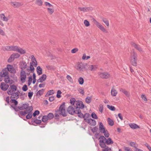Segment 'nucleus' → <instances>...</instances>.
<instances>
[{"mask_svg":"<svg viewBox=\"0 0 151 151\" xmlns=\"http://www.w3.org/2000/svg\"><path fill=\"white\" fill-rule=\"evenodd\" d=\"M99 145L101 147L105 146V142L106 138L103 136H101L99 138Z\"/></svg>","mask_w":151,"mask_h":151,"instance_id":"obj_11","label":"nucleus"},{"mask_svg":"<svg viewBox=\"0 0 151 151\" xmlns=\"http://www.w3.org/2000/svg\"><path fill=\"white\" fill-rule=\"evenodd\" d=\"M120 91L124 93L126 96H128V92L125 89L121 88L119 90Z\"/></svg>","mask_w":151,"mask_h":151,"instance_id":"obj_42","label":"nucleus"},{"mask_svg":"<svg viewBox=\"0 0 151 151\" xmlns=\"http://www.w3.org/2000/svg\"><path fill=\"white\" fill-rule=\"evenodd\" d=\"M111 93L113 96H115L117 94V92L114 88H113L111 90Z\"/></svg>","mask_w":151,"mask_h":151,"instance_id":"obj_28","label":"nucleus"},{"mask_svg":"<svg viewBox=\"0 0 151 151\" xmlns=\"http://www.w3.org/2000/svg\"><path fill=\"white\" fill-rule=\"evenodd\" d=\"M90 57L89 56H86L85 54H84L83 55L82 59L83 60H87L88 59L90 58Z\"/></svg>","mask_w":151,"mask_h":151,"instance_id":"obj_43","label":"nucleus"},{"mask_svg":"<svg viewBox=\"0 0 151 151\" xmlns=\"http://www.w3.org/2000/svg\"><path fill=\"white\" fill-rule=\"evenodd\" d=\"M78 9H79L81 11H82L83 12H88L90 11H91L92 9V8L89 7H79Z\"/></svg>","mask_w":151,"mask_h":151,"instance_id":"obj_21","label":"nucleus"},{"mask_svg":"<svg viewBox=\"0 0 151 151\" xmlns=\"http://www.w3.org/2000/svg\"><path fill=\"white\" fill-rule=\"evenodd\" d=\"M67 79L70 82H73V79L69 75H68L66 76Z\"/></svg>","mask_w":151,"mask_h":151,"instance_id":"obj_60","label":"nucleus"},{"mask_svg":"<svg viewBox=\"0 0 151 151\" xmlns=\"http://www.w3.org/2000/svg\"><path fill=\"white\" fill-rule=\"evenodd\" d=\"M10 4L14 8H18L23 5V4L21 2L11 1Z\"/></svg>","mask_w":151,"mask_h":151,"instance_id":"obj_16","label":"nucleus"},{"mask_svg":"<svg viewBox=\"0 0 151 151\" xmlns=\"http://www.w3.org/2000/svg\"><path fill=\"white\" fill-rule=\"evenodd\" d=\"M107 107L110 110L112 111H114L115 110V107L112 106H110L109 105H107Z\"/></svg>","mask_w":151,"mask_h":151,"instance_id":"obj_44","label":"nucleus"},{"mask_svg":"<svg viewBox=\"0 0 151 151\" xmlns=\"http://www.w3.org/2000/svg\"><path fill=\"white\" fill-rule=\"evenodd\" d=\"M17 52H19L21 54H24L26 53V50H25L22 49V48L18 47Z\"/></svg>","mask_w":151,"mask_h":151,"instance_id":"obj_27","label":"nucleus"},{"mask_svg":"<svg viewBox=\"0 0 151 151\" xmlns=\"http://www.w3.org/2000/svg\"><path fill=\"white\" fill-rule=\"evenodd\" d=\"M35 3L39 6H41L42 5V1L41 0H37L36 1Z\"/></svg>","mask_w":151,"mask_h":151,"instance_id":"obj_37","label":"nucleus"},{"mask_svg":"<svg viewBox=\"0 0 151 151\" xmlns=\"http://www.w3.org/2000/svg\"><path fill=\"white\" fill-rule=\"evenodd\" d=\"M99 77L103 79H107L110 77V74L107 72H101L98 73Z\"/></svg>","mask_w":151,"mask_h":151,"instance_id":"obj_9","label":"nucleus"},{"mask_svg":"<svg viewBox=\"0 0 151 151\" xmlns=\"http://www.w3.org/2000/svg\"><path fill=\"white\" fill-rule=\"evenodd\" d=\"M33 110V108L29 109L28 111H21L19 112V115L20 117L25 116L26 114H28L26 116V118L27 119H30L32 117V111Z\"/></svg>","mask_w":151,"mask_h":151,"instance_id":"obj_3","label":"nucleus"},{"mask_svg":"<svg viewBox=\"0 0 151 151\" xmlns=\"http://www.w3.org/2000/svg\"><path fill=\"white\" fill-rule=\"evenodd\" d=\"M48 120V119L46 116H43L42 119V122H46Z\"/></svg>","mask_w":151,"mask_h":151,"instance_id":"obj_46","label":"nucleus"},{"mask_svg":"<svg viewBox=\"0 0 151 151\" xmlns=\"http://www.w3.org/2000/svg\"><path fill=\"white\" fill-rule=\"evenodd\" d=\"M0 75L2 77H5L9 76L8 72L6 68L2 70L0 73Z\"/></svg>","mask_w":151,"mask_h":151,"instance_id":"obj_17","label":"nucleus"},{"mask_svg":"<svg viewBox=\"0 0 151 151\" xmlns=\"http://www.w3.org/2000/svg\"><path fill=\"white\" fill-rule=\"evenodd\" d=\"M28 105V104H24L22 106H19L18 108L19 109L21 110L25 109H26L25 111H28L29 109L32 108V106H29Z\"/></svg>","mask_w":151,"mask_h":151,"instance_id":"obj_14","label":"nucleus"},{"mask_svg":"<svg viewBox=\"0 0 151 151\" xmlns=\"http://www.w3.org/2000/svg\"><path fill=\"white\" fill-rule=\"evenodd\" d=\"M0 17L2 20L5 22L7 21L9 19V18L7 17H6L3 14H0Z\"/></svg>","mask_w":151,"mask_h":151,"instance_id":"obj_26","label":"nucleus"},{"mask_svg":"<svg viewBox=\"0 0 151 151\" xmlns=\"http://www.w3.org/2000/svg\"><path fill=\"white\" fill-rule=\"evenodd\" d=\"M113 143V142L110 138L106 139L105 142V144L107 145H110Z\"/></svg>","mask_w":151,"mask_h":151,"instance_id":"obj_31","label":"nucleus"},{"mask_svg":"<svg viewBox=\"0 0 151 151\" xmlns=\"http://www.w3.org/2000/svg\"><path fill=\"white\" fill-rule=\"evenodd\" d=\"M87 63H84L82 62H78L76 63L75 66V68L80 71H83L86 70V66Z\"/></svg>","mask_w":151,"mask_h":151,"instance_id":"obj_4","label":"nucleus"},{"mask_svg":"<svg viewBox=\"0 0 151 151\" xmlns=\"http://www.w3.org/2000/svg\"><path fill=\"white\" fill-rule=\"evenodd\" d=\"M103 105L101 104L100 105L99 108V110L101 113L103 112Z\"/></svg>","mask_w":151,"mask_h":151,"instance_id":"obj_55","label":"nucleus"},{"mask_svg":"<svg viewBox=\"0 0 151 151\" xmlns=\"http://www.w3.org/2000/svg\"><path fill=\"white\" fill-rule=\"evenodd\" d=\"M26 73L24 70H21L20 73V77L21 81L24 82L26 78Z\"/></svg>","mask_w":151,"mask_h":151,"instance_id":"obj_12","label":"nucleus"},{"mask_svg":"<svg viewBox=\"0 0 151 151\" xmlns=\"http://www.w3.org/2000/svg\"><path fill=\"white\" fill-rule=\"evenodd\" d=\"M9 87V85L4 82H2L1 83L0 87L3 91H6Z\"/></svg>","mask_w":151,"mask_h":151,"instance_id":"obj_18","label":"nucleus"},{"mask_svg":"<svg viewBox=\"0 0 151 151\" xmlns=\"http://www.w3.org/2000/svg\"><path fill=\"white\" fill-rule=\"evenodd\" d=\"M78 82L80 85H82L84 83V80L82 77H80L78 79Z\"/></svg>","mask_w":151,"mask_h":151,"instance_id":"obj_45","label":"nucleus"},{"mask_svg":"<svg viewBox=\"0 0 151 151\" xmlns=\"http://www.w3.org/2000/svg\"><path fill=\"white\" fill-rule=\"evenodd\" d=\"M124 149L125 151H133V150L129 147H124Z\"/></svg>","mask_w":151,"mask_h":151,"instance_id":"obj_63","label":"nucleus"},{"mask_svg":"<svg viewBox=\"0 0 151 151\" xmlns=\"http://www.w3.org/2000/svg\"><path fill=\"white\" fill-rule=\"evenodd\" d=\"M99 128L100 131L101 132H102L105 129L101 122H100L99 123Z\"/></svg>","mask_w":151,"mask_h":151,"instance_id":"obj_29","label":"nucleus"},{"mask_svg":"<svg viewBox=\"0 0 151 151\" xmlns=\"http://www.w3.org/2000/svg\"><path fill=\"white\" fill-rule=\"evenodd\" d=\"M84 24L86 27H88L89 26L90 24L88 21L86 20H85L84 21Z\"/></svg>","mask_w":151,"mask_h":151,"instance_id":"obj_57","label":"nucleus"},{"mask_svg":"<svg viewBox=\"0 0 151 151\" xmlns=\"http://www.w3.org/2000/svg\"><path fill=\"white\" fill-rule=\"evenodd\" d=\"M59 115H62L63 116H67L66 111L65 109V103L63 102L60 105L58 110L55 111V116L58 118Z\"/></svg>","mask_w":151,"mask_h":151,"instance_id":"obj_2","label":"nucleus"},{"mask_svg":"<svg viewBox=\"0 0 151 151\" xmlns=\"http://www.w3.org/2000/svg\"><path fill=\"white\" fill-rule=\"evenodd\" d=\"M19 91L16 92H12L10 98L12 99H17L19 98V95L18 93Z\"/></svg>","mask_w":151,"mask_h":151,"instance_id":"obj_20","label":"nucleus"},{"mask_svg":"<svg viewBox=\"0 0 151 151\" xmlns=\"http://www.w3.org/2000/svg\"><path fill=\"white\" fill-rule=\"evenodd\" d=\"M54 93L53 90L49 91L45 95V97H47L50 95H52Z\"/></svg>","mask_w":151,"mask_h":151,"instance_id":"obj_38","label":"nucleus"},{"mask_svg":"<svg viewBox=\"0 0 151 151\" xmlns=\"http://www.w3.org/2000/svg\"><path fill=\"white\" fill-rule=\"evenodd\" d=\"M97 68V65H88L87 64L86 70H89L93 72L96 70Z\"/></svg>","mask_w":151,"mask_h":151,"instance_id":"obj_10","label":"nucleus"},{"mask_svg":"<svg viewBox=\"0 0 151 151\" xmlns=\"http://www.w3.org/2000/svg\"><path fill=\"white\" fill-rule=\"evenodd\" d=\"M37 72L38 75H40L42 74V69L40 66L37 67Z\"/></svg>","mask_w":151,"mask_h":151,"instance_id":"obj_30","label":"nucleus"},{"mask_svg":"<svg viewBox=\"0 0 151 151\" xmlns=\"http://www.w3.org/2000/svg\"><path fill=\"white\" fill-rule=\"evenodd\" d=\"M70 103L72 105H74V107L77 111H79L78 117H82L83 114L81 112L80 109H83L84 106L83 102L80 101H76L74 98H72L70 100Z\"/></svg>","mask_w":151,"mask_h":151,"instance_id":"obj_1","label":"nucleus"},{"mask_svg":"<svg viewBox=\"0 0 151 151\" xmlns=\"http://www.w3.org/2000/svg\"><path fill=\"white\" fill-rule=\"evenodd\" d=\"M67 111L68 112L69 114L71 115L76 114L78 115V116L79 111H77L75 107L74 108L72 106H69L68 108Z\"/></svg>","mask_w":151,"mask_h":151,"instance_id":"obj_8","label":"nucleus"},{"mask_svg":"<svg viewBox=\"0 0 151 151\" xmlns=\"http://www.w3.org/2000/svg\"><path fill=\"white\" fill-rule=\"evenodd\" d=\"M27 66V63L24 61H21L19 63V67L21 70H24L26 68Z\"/></svg>","mask_w":151,"mask_h":151,"instance_id":"obj_19","label":"nucleus"},{"mask_svg":"<svg viewBox=\"0 0 151 151\" xmlns=\"http://www.w3.org/2000/svg\"><path fill=\"white\" fill-rule=\"evenodd\" d=\"M78 91L79 93L82 94V95H84V92L83 89L81 87H80L79 88L78 90Z\"/></svg>","mask_w":151,"mask_h":151,"instance_id":"obj_50","label":"nucleus"},{"mask_svg":"<svg viewBox=\"0 0 151 151\" xmlns=\"http://www.w3.org/2000/svg\"><path fill=\"white\" fill-rule=\"evenodd\" d=\"M34 70H33V71H32V70H31V68L29 67V68H27L26 70V74L27 75H29L30 73V71H31L32 73H34Z\"/></svg>","mask_w":151,"mask_h":151,"instance_id":"obj_40","label":"nucleus"},{"mask_svg":"<svg viewBox=\"0 0 151 151\" xmlns=\"http://www.w3.org/2000/svg\"><path fill=\"white\" fill-rule=\"evenodd\" d=\"M129 145L130 146L134 147V148L136 147H137L136 145H137L136 143L134 142H130L129 143Z\"/></svg>","mask_w":151,"mask_h":151,"instance_id":"obj_51","label":"nucleus"},{"mask_svg":"<svg viewBox=\"0 0 151 151\" xmlns=\"http://www.w3.org/2000/svg\"><path fill=\"white\" fill-rule=\"evenodd\" d=\"M91 124H90L91 125L94 126L96 124V122L95 120H94L91 119Z\"/></svg>","mask_w":151,"mask_h":151,"instance_id":"obj_61","label":"nucleus"},{"mask_svg":"<svg viewBox=\"0 0 151 151\" xmlns=\"http://www.w3.org/2000/svg\"><path fill=\"white\" fill-rule=\"evenodd\" d=\"M105 146L103 147H101L103 148L102 151H109L111 150L110 148H109L108 146H106L105 144Z\"/></svg>","mask_w":151,"mask_h":151,"instance_id":"obj_36","label":"nucleus"},{"mask_svg":"<svg viewBox=\"0 0 151 151\" xmlns=\"http://www.w3.org/2000/svg\"><path fill=\"white\" fill-rule=\"evenodd\" d=\"M47 116L48 120H51L54 117L53 114L51 113H49Z\"/></svg>","mask_w":151,"mask_h":151,"instance_id":"obj_35","label":"nucleus"},{"mask_svg":"<svg viewBox=\"0 0 151 151\" xmlns=\"http://www.w3.org/2000/svg\"><path fill=\"white\" fill-rule=\"evenodd\" d=\"M107 121L109 125L111 126H112L114 124L113 121L110 118H108L107 119Z\"/></svg>","mask_w":151,"mask_h":151,"instance_id":"obj_33","label":"nucleus"},{"mask_svg":"<svg viewBox=\"0 0 151 151\" xmlns=\"http://www.w3.org/2000/svg\"><path fill=\"white\" fill-rule=\"evenodd\" d=\"M103 21L106 24L107 26H109V21L106 19H103Z\"/></svg>","mask_w":151,"mask_h":151,"instance_id":"obj_58","label":"nucleus"},{"mask_svg":"<svg viewBox=\"0 0 151 151\" xmlns=\"http://www.w3.org/2000/svg\"><path fill=\"white\" fill-rule=\"evenodd\" d=\"M102 132L103 133L106 137H109V134L107 130L105 129Z\"/></svg>","mask_w":151,"mask_h":151,"instance_id":"obj_39","label":"nucleus"},{"mask_svg":"<svg viewBox=\"0 0 151 151\" xmlns=\"http://www.w3.org/2000/svg\"><path fill=\"white\" fill-rule=\"evenodd\" d=\"M4 81L5 83H10L12 84V83L13 81L12 80L10 79V78L9 76H7L6 77H4Z\"/></svg>","mask_w":151,"mask_h":151,"instance_id":"obj_24","label":"nucleus"},{"mask_svg":"<svg viewBox=\"0 0 151 151\" xmlns=\"http://www.w3.org/2000/svg\"><path fill=\"white\" fill-rule=\"evenodd\" d=\"M31 57L32 61L30 63L29 66L31 70L33 71L35 70V68L34 67H36L37 65V62L33 55H31Z\"/></svg>","mask_w":151,"mask_h":151,"instance_id":"obj_6","label":"nucleus"},{"mask_svg":"<svg viewBox=\"0 0 151 151\" xmlns=\"http://www.w3.org/2000/svg\"><path fill=\"white\" fill-rule=\"evenodd\" d=\"M62 92L60 90H58L56 96L58 98H60L61 97V94Z\"/></svg>","mask_w":151,"mask_h":151,"instance_id":"obj_54","label":"nucleus"},{"mask_svg":"<svg viewBox=\"0 0 151 151\" xmlns=\"http://www.w3.org/2000/svg\"><path fill=\"white\" fill-rule=\"evenodd\" d=\"M18 47L17 46H12V50L17 51Z\"/></svg>","mask_w":151,"mask_h":151,"instance_id":"obj_62","label":"nucleus"},{"mask_svg":"<svg viewBox=\"0 0 151 151\" xmlns=\"http://www.w3.org/2000/svg\"><path fill=\"white\" fill-rule=\"evenodd\" d=\"M12 55L14 57V59L17 58L20 56V55L18 53H13Z\"/></svg>","mask_w":151,"mask_h":151,"instance_id":"obj_49","label":"nucleus"},{"mask_svg":"<svg viewBox=\"0 0 151 151\" xmlns=\"http://www.w3.org/2000/svg\"><path fill=\"white\" fill-rule=\"evenodd\" d=\"M11 100L10 102L12 104H14L15 106H16L18 104V101L16 100L17 99H11Z\"/></svg>","mask_w":151,"mask_h":151,"instance_id":"obj_34","label":"nucleus"},{"mask_svg":"<svg viewBox=\"0 0 151 151\" xmlns=\"http://www.w3.org/2000/svg\"><path fill=\"white\" fill-rule=\"evenodd\" d=\"M27 86L26 85H24L22 88V90L24 91H27Z\"/></svg>","mask_w":151,"mask_h":151,"instance_id":"obj_64","label":"nucleus"},{"mask_svg":"<svg viewBox=\"0 0 151 151\" xmlns=\"http://www.w3.org/2000/svg\"><path fill=\"white\" fill-rule=\"evenodd\" d=\"M90 116V115L88 113H86L84 114V115H83V117H79L81 118H84V119L85 118H88Z\"/></svg>","mask_w":151,"mask_h":151,"instance_id":"obj_52","label":"nucleus"},{"mask_svg":"<svg viewBox=\"0 0 151 151\" xmlns=\"http://www.w3.org/2000/svg\"><path fill=\"white\" fill-rule=\"evenodd\" d=\"M9 46H6L3 47H2V49L3 50L5 51H9Z\"/></svg>","mask_w":151,"mask_h":151,"instance_id":"obj_53","label":"nucleus"},{"mask_svg":"<svg viewBox=\"0 0 151 151\" xmlns=\"http://www.w3.org/2000/svg\"><path fill=\"white\" fill-rule=\"evenodd\" d=\"M137 54L136 53L133 52L131 53L130 58V62L132 65L135 66H137Z\"/></svg>","mask_w":151,"mask_h":151,"instance_id":"obj_5","label":"nucleus"},{"mask_svg":"<svg viewBox=\"0 0 151 151\" xmlns=\"http://www.w3.org/2000/svg\"><path fill=\"white\" fill-rule=\"evenodd\" d=\"M132 45L135 48L137 49L139 51H142V49L139 45H137L134 43H132Z\"/></svg>","mask_w":151,"mask_h":151,"instance_id":"obj_25","label":"nucleus"},{"mask_svg":"<svg viewBox=\"0 0 151 151\" xmlns=\"http://www.w3.org/2000/svg\"><path fill=\"white\" fill-rule=\"evenodd\" d=\"M46 75L43 74L42 76L37 80L38 82L42 83L44 81L46 78Z\"/></svg>","mask_w":151,"mask_h":151,"instance_id":"obj_22","label":"nucleus"},{"mask_svg":"<svg viewBox=\"0 0 151 151\" xmlns=\"http://www.w3.org/2000/svg\"><path fill=\"white\" fill-rule=\"evenodd\" d=\"M16 90V86L15 85H13L10 86L9 90L7 91V93L8 94H11L12 92H15Z\"/></svg>","mask_w":151,"mask_h":151,"instance_id":"obj_13","label":"nucleus"},{"mask_svg":"<svg viewBox=\"0 0 151 151\" xmlns=\"http://www.w3.org/2000/svg\"><path fill=\"white\" fill-rule=\"evenodd\" d=\"M86 102L87 104L90 103L91 101V98L90 96H87L85 99Z\"/></svg>","mask_w":151,"mask_h":151,"instance_id":"obj_41","label":"nucleus"},{"mask_svg":"<svg viewBox=\"0 0 151 151\" xmlns=\"http://www.w3.org/2000/svg\"><path fill=\"white\" fill-rule=\"evenodd\" d=\"M129 125L131 128L133 129L140 128V127L138 125L134 123L129 124Z\"/></svg>","mask_w":151,"mask_h":151,"instance_id":"obj_23","label":"nucleus"},{"mask_svg":"<svg viewBox=\"0 0 151 151\" xmlns=\"http://www.w3.org/2000/svg\"><path fill=\"white\" fill-rule=\"evenodd\" d=\"M45 89H42L41 90H39L37 93V95L38 96H40L42 95L44 92Z\"/></svg>","mask_w":151,"mask_h":151,"instance_id":"obj_32","label":"nucleus"},{"mask_svg":"<svg viewBox=\"0 0 151 151\" xmlns=\"http://www.w3.org/2000/svg\"><path fill=\"white\" fill-rule=\"evenodd\" d=\"M47 10L48 12L50 14H52L54 12V9L50 8H47Z\"/></svg>","mask_w":151,"mask_h":151,"instance_id":"obj_48","label":"nucleus"},{"mask_svg":"<svg viewBox=\"0 0 151 151\" xmlns=\"http://www.w3.org/2000/svg\"><path fill=\"white\" fill-rule=\"evenodd\" d=\"M91 117L93 119H98V117L97 115L94 112L92 113L91 114Z\"/></svg>","mask_w":151,"mask_h":151,"instance_id":"obj_56","label":"nucleus"},{"mask_svg":"<svg viewBox=\"0 0 151 151\" xmlns=\"http://www.w3.org/2000/svg\"><path fill=\"white\" fill-rule=\"evenodd\" d=\"M34 122L36 124H38L41 123V121L40 119H36L34 120Z\"/></svg>","mask_w":151,"mask_h":151,"instance_id":"obj_59","label":"nucleus"},{"mask_svg":"<svg viewBox=\"0 0 151 151\" xmlns=\"http://www.w3.org/2000/svg\"><path fill=\"white\" fill-rule=\"evenodd\" d=\"M93 22L94 24H95L96 25L97 27L99 28L101 30L105 33H108L107 30L95 19L93 18Z\"/></svg>","mask_w":151,"mask_h":151,"instance_id":"obj_7","label":"nucleus"},{"mask_svg":"<svg viewBox=\"0 0 151 151\" xmlns=\"http://www.w3.org/2000/svg\"><path fill=\"white\" fill-rule=\"evenodd\" d=\"M6 68L7 69L8 71H9L11 73H16V70L12 65H8Z\"/></svg>","mask_w":151,"mask_h":151,"instance_id":"obj_15","label":"nucleus"},{"mask_svg":"<svg viewBox=\"0 0 151 151\" xmlns=\"http://www.w3.org/2000/svg\"><path fill=\"white\" fill-rule=\"evenodd\" d=\"M14 59L12 55H11L8 60V62L11 63L13 61Z\"/></svg>","mask_w":151,"mask_h":151,"instance_id":"obj_47","label":"nucleus"}]
</instances>
